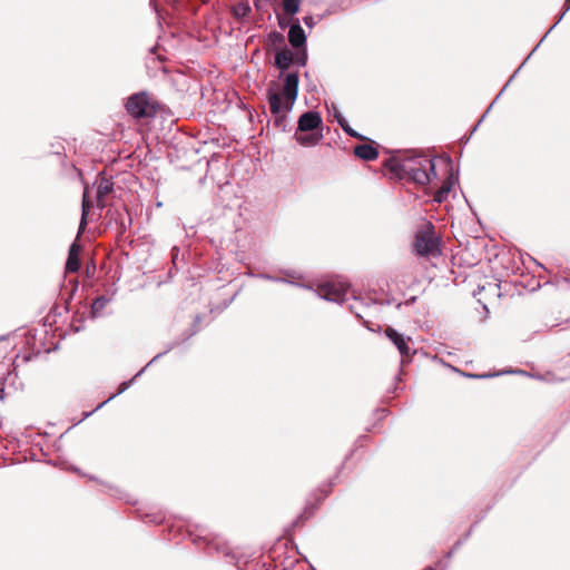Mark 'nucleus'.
<instances>
[{"mask_svg":"<svg viewBox=\"0 0 570 570\" xmlns=\"http://www.w3.org/2000/svg\"><path fill=\"white\" fill-rule=\"evenodd\" d=\"M463 374L471 379H488V377L494 376L493 374H468V373H463Z\"/></svg>","mask_w":570,"mask_h":570,"instance_id":"nucleus-32","label":"nucleus"},{"mask_svg":"<svg viewBox=\"0 0 570 570\" xmlns=\"http://www.w3.org/2000/svg\"><path fill=\"white\" fill-rule=\"evenodd\" d=\"M302 0H282L283 10L289 17H294L299 11Z\"/></svg>","mask_w":570,"mask_h":570,"instance_id":"nucleus-19","label":"nucleus"},{"mask_svg":"<svg viewBox=\"0 0 570 570\" xmlns=\"http://www.w3.org/2000/svg\"><path fill=\"white\" fill-rule=\"evenodd\" d=\"M350 311L355 314V316L360 320L363 318L362 314L358 312L357 307L355 305H350Z\"/></svg>","mask_w":570,"mask_h":570,"instance_id":"nucleus-34","label":"nucleus"},{"mask_svg":"<svg viewBox=\"0 0 570 570\" xmlns=\"http://www.w3.org/2000/svg\"><path fill=\"white\" fill-rule=\"evenodd\" d=\"M277 20H278V26L281 29H286L287 27L289 28V26L293 23L294 19L292 20L291 19H286V18H283V17H277Z\"/></svg>","mask_w":570,"mask_h":570,"instance_id":"nucleus-29","label":"nucleus"},{"mask_svg":"<svg viewBox=\"0 0 570 570\" xmlns=\"http://www.w3.org/2000/svg\"><path fill=\"white\" fill-rule=\"evenodd\" d=\"M127 217H128V225H130L131 224V218H130L128 213H127Z\"/></svg>","mask_w":570,"mask_h":570,"instance_id":"nucleus-38","label":"nucleus"},{"mask_svg":"<svg viewBox=\"0 0 570 570\" xmlns=\"http://www.w3.org/2000/svg\"><path fill=\"white\" fill-rule=\"evenodd\" d=\"M299 132L301 131H296L294 138L301 146L304 147L316 146L324 138L322 131H308L309 134L306 135H302Z\"/></svg>","mask_w":570,"mask_h":570,"instance_id":"nucleus-13","label":"nucleus"},{"mask_svg":"<svg viewBox=\"0 0 570 570\" xmlns=\"http://www.w3.org/2000/svg\"><path fill=\"white\" fill-rule=\"evenodd\" d=\"M92 207V202L88 197V187L85 188L81 203V218L79 224V234L85 229L88 220L89 210Z\"/></svg>","mask_w":570,"mask_h":570,"instance_id":"nucleus-17","label":"nucleus"},{"mask_svg":"<svg viewBox=\"0 0 570 570\" xmlns=\"http://www.w3.org/2000/svg\"><path fill=\"white\" fill-rule=\"evenodd\" d=\"M354 154L360 159H363L366 161L375 160L379 157L377 149L373 145H370V144L357 145L354 148Z\"/></svg>","mask_w":570,"mask_h":570,"instance_id":"nucleus-15","label":"nucleus"},{"mask_svg":"<svg viewBox=\"0 0 570 570\" xmlns=\"http://www.w3.org/2000/svg\"><path fill=\"white\" fill-rule=\"evenodd\" d=\"M355 302H360L362 305L366 306V307H370L371 305H374L373 302L371 303H365L363 299H358L357 297H353Z\"/></svg>","mask_w":570,"mask_h":570,"instance_id":"nucleus-36","label":"nucleus"},{"mask_svg":"<svg viewBox=\"0 0 570 570\" xmlns=\"http://www.w3.org/2000/svg\"><path fill=\"white\" fill-rule=\"evenodd\" d=\"M385 335L395 345L403 361H410L411 356L414 354V351L412 352L410 346L411 337L399 333L395 328L390 326L386 327Z\"/></svg>","mask_w":570,"mask_h":570,"instance_id":"nucleus-5","label":"nucleus"},{"mask_svg":"<svg viewBox=\"0 0 570 570\" xmlns=\"http://www.w3.org/2000/svg\"><path fill=\"white\" fill-rule=\"evenodd\" d=\"M458 181H459V175H458V173L454 174L453 169L451 168V173H450L448 179L443 183V185L439 188V190L443 191V194L445 196H448V194L450 193V190L452 189L454 184H456Z\"/></svg>","mask_w":570,"mask_h":570,"instance_id":"nucleus-20","label":"nucleus"},{"mask_svg":"<svg viewBox=\"0 0 570 570\" xmlns=\"http://www.w3.org/2000/svg\"><path fill=\"white\" fill-rule=\"evenodd\" d=\"M268 42L271 45H281L284 42V36L278 31H271L267 36Z\"/></svg>","mask_w":570,"mask_h":570,"instance_id":"nucleus-26","label":"nucleus"},{"mask_svg":"<svg viewBox=\"0 0 570 570\" xmlns=\"http://www.w3.org/2000/svg\"><path fill=\"white\" fill-rule=\"evenodd\" d=\"M363 323H364V325H366V327H367L370 331H375L373 327H371V326L368 325V323H367L366 321H363Z\"/></svg>","mask_w":570,"mask_h":570,"instance_id":"nucleus-37","label":"nucleus"},{"mask_svg":"<svg viewBox=\"0 0 570 570\" xmlns=\"http://www.w3.org/2000/svg\"><path fill=\"white\" fill-rule=\"evenodd\" d=\"M17 391V374L7 371V374L0 379V401H3Z\"/></svg>","mask_w":570,"mask_h":570,"instance_id":"nucleus-11","label":"nucleus"},{"mask_svg":"<svg viewBox=\"0 0 570 570\" xmlns=\"http://www.w3.org/2000/svg\"><path fill=\"white\" fill-rule=\"evenodd\" d=\"M178 344H179V342H177V341H176V342H173V343H170V344H168L167 348H166L164 352H160V353H158L157 355H155V356H154V357L148 362V364H147L145 367H142V368H141V370H140V371L135 375V377H134V379H136V377L140 376V375L144 373V371H145V370H146L150 364H153L154 362H156L157 360H159L160 357H163L165 354H167L169 351H171V350H173L175 346H177Z\"/></svg>","mask_w":570,"mask_h":570,"instance_id":"nucleus-22","label":"nucleus"},{"mask_svg":"<svg viewBox=\"0 0 570 570\" xmlns=\"http://www.w3.org/2000/svg\"><path fill=\"white\" fill-rule=\"evenodd\" d=\"M104 404H105V402H104V403L98 404L97 409H100Z\"/></svg>","mask_w":570,"mask_h":570,"instance_id":"nucleus-40","label":"nucleus"},{"mask_svg":"<svg viewBox=\"0 0 570 570\" xmlns=\"http://www.w3.org/2000/svg\"><path fill=\"white\" fill-rule=\"evenodd\" d=\"M317 296L328 302L342 304L347 299L350 285L343 281H330L318 286Z\"/></svg>","mask_w":570,"mask_h":570,"instance_id":"nucleus-4","label":"nucleus"},{"mask_svg":"<svg viewBox=\"0 0 570 570\" xmlns=\"http://www.w3.org/2000/svg\"><path fill=\"white\" fill-rule=\"evenodd\" d=\"M294 61L298 65V66H306L307 63V51H306V48L302 49L299 48V50L294 55Z\"/></svg>","mask_w":570,"mask_h":570,"instance_id":"nucleus-25","label":"nucleus"},{"mask_svg":"<svg viewBox=\"0 0 570 570\" xmlns=\"http://www.w3.org/2000/svg\"><path fill=\"white\" fill-rule=\"evenodd\" d=\"M445 198H446V196L443 194V191H441V190H439V189H438V190L435 191V194H434V198H433V199H434V202H436V203H442V202H444V200H445Z\"/></svg>","mask_w":570,"mask_h":570,"instance_id":"nucleus-30","label":"nucleus"},{"mask_svg":"<svg viewBox=\"0 0 570 570\" xmlns=\"http://www.w3.org/2000/svg\"><path fill=\"white\" fill-rule=\"evenodd\" d=\"M414 245L420 256L431 255L439 250V240L432 234L425 232L416 235Z\"/></svg>","mask_w":570,"mask_h":570,"instance_id":"nucleus-7","label":"nucleus"},{"mask_svg":"<svg viewBox=\"0 0 570 570\" xmlns=\"http://www.w3.org/2000/svg\"><path fill=\"white\" fill-rule=\"evenodd\" d=\"M570 10V0H566L564 1V9L562 11V13L559 16L558 20L556 21V23L553 26L550 27V29L546 32V35L543 36V38L540 40V42L534 47V49L532 50V52L525 58V60L521 63V66L514 71V73L510 77V79L508 80V82L504 85V87L502 88V90L498 94V96L495 97V99L492 101V104L489 106V108L487 109V111L484 112V115L481 117V119L478 121V124L474 126L473 128V131L476 129V127L479 126V124L483 120V118L487 116V114L489 112V110L492 108L493 104L500 98L501 94L505 90V88L509 86V83L513 80V78L515 77V75L519 72V70L522 68V66L525 63V61L531 57V55L538 49V47L541 45V42L547 38V36L551 32V30L562 20L563 16L566 14V12Z\"/></svg>","mask_w":570,"mask_h":570,"instance_id":"nucleus-8","label":"nucleus"},{"mask_svg":"<svg viewBox=\"0 0 570 570\" xmlns=\"http://www.w3.org/2000/svg\"><path fill=\"white\" fill-rule=\"evenodd\" d=\"M92 412H82L81 413V417L76 420V419H71L67 422L68 424V428H76L77 425H79L86 417H88L89 415H91Z\"/></svg>","mask_w":570,"mask_h":570,"instance_id":"nucleus-28","label":"nucleus"},{"mask_svg":"<svg viewBox=\"0 0 570 570\" xmlns=\"http://www.w3.org/2000/svg\"><path fill=\"white\" fill-rule=\"evenodd\" d=\"M288 42L295 49H304L306 48V33L304 29L299 24V20L297 18L294 19L293 23L289 26L288 30Z\"/></svg>","mask_w":570,"mask_h":570,"instance_id":"nucleus-10","label":"nucleus"},{"mask_svg":"<svg viewBox=\"0 0 570 570\" xmlns=\"http://www.w3.org/2000/svg\"><path fill=\"white\" fill-rule=\"evenodd\" d=\"M261 278H264V279H267V281H272V282H277V283H288V284L296 285V286H302L301 284H298V283H294V282H291V281H288L287 278H284V277H275V276H272V275H269V274H262V275H261Z\"/></svg>","mask_w":570,"mask_h":570,"instance_id":"nucleus-27","label":"nucleus"},{"mask_svg":"<svg viewBox=\"0 0 570 570\" xmlns=\"http://www.w3.org/2000/svg\"><path fill=\"white\" fill-rule=\"evenodd\" d=\"M121 227H122V229H126L127 226H126L125 222H121Z\"/></svg>","mask_w":570,"mask_h":570,"instance_id":"nucleus-39","label":"nucleus"},{"mask_svg":"<svg viewBox=\"0 0 570 570\" xmlns=\"http://www.w3.org/2000/svg\"><path fill=\"white\" fill-rule=\"evenodd\" d=\"M208 0H203V2H207Z\"/></svg>","mask_w":570,"mask_h":570,"instance_id":"nucleus-41","label":"nucleus"},{"mask_svg":"<svg viewBox=\"0 0 570 570\" xmlns=\"http://www.w3.org/2000/svg\"><path fill=\"white\" fill-rule=\"evenodd\" d=\"M326 107H327V110L330 112H332L334 119L337 121V124L341 126V122L343 124L346 119L344 118V116L341 114L338 107L332 102L331 105H327L326 104Z\"/></svg>","mask_w":570,"mask_h":570,"instance_id":"nucleus-23","label":"nucleus"},{"mask_svg":"<svg viewBox=\"0 0 570 570\" xmlns=\"http://www.w3.org/2000/svg\"><path fill=\"white\" fill-rule=\"evenodd\" d=\"M131 382H132V380L128 381V382H122L120 384L118 393H122L124 391H126L129 387V385L131 384Z\"/></svg>","mask_w":570,"mask_h":570,"instance_id":"nucleus-35","label":"nucleus"},{"mask_svg":"<svg viewBox=\"0 0 570 570\" xmlns=\"http://www.w3.org/2000/svg\"><path fill=\"white\" fill-rule=\"evenodd\" d=\"M343 131L348 135L350 137L357 138V139H365V137L361 134H358L356 130H354L348 122L345 120L343 124L341 122L340 126Z\"/></svg>","mask_w":570,"mask_h":570,"instance_id":"nucleus-24","label":"nucleus"},{"mask_svg":"<svg viewBox=\"0 0 570 570\" xmlns=\"http://www.w3.org/2000/svg\"><path fill=\"white\" fill-rule=\"evenodd\" d=\"M303 22L308 27V28H313L314 24H315V20H314V17L313 16H306L303 18Z\"/></svg>","mask_w":570,"mask_h":570,"instance_id":"nucleus-31","label":"nucleus"},{"mask_svg":"<svg viewBox=\"0 0 570 570\" xmlns=\"http://www.w3.org/2000/svg\"><path fill=\"white\" fill-rule=\"evenodd\" d=\"M458 181H459V175H458V173L454 174L453 169L451 168V173H450L448 179L443 183V185L439 188V190L443 191V194L445 196H448V194L450 193V190L452 189L454 184H456Z\"/></svg>","mask_w":570,"mask_h":570,"instance_id":"nucleus-21","label":"nucleus"},{"mask_svg":"<svg viewBox=\"0 0 570 570\" xmlns=\"http://www.w3.org/2000/svg\"><path fill=\"white\" fill-rule=\"evenodd\" d=\"M323 119L318 111L308 110L302 114L297 120L296 131L308 132L322 129Z\"/></svg>","mask_w":570,"mask_h":570,"instance_id":"nucleus-6","label":"nucleus"},{"mask_svg":"<svg viewBox=\"0 0 570 570\" xmlns=\"http://www.w3.org/2000/svg\"><path fill=\"white\" fill-rule=\"evenodd\" d=\"M294 62V55L285 49L281 50L275 55V66L281 70L285 71Z\"/></svg>","mask_w":570,"mask_h":570,"instance_id":"nucleus-16","label":"nucleus"},{"mask_svg":"<svg viewBox=\"0 0 570 570\" xmlns=\"http://www.w3.org/2000/svg\"><path fill=\"white\" fill-rule=\"evenodd\" d=\"M199 322H200V316H199V315H197V316L195 317V322H194V325H193V331L189 333L188 337H190V336L195 335V334L199 331V328L197 327V324H198Z\"/></svg>","mask_w":570,"mask_h":570,"instance_id":"nucleus-33","label":"nucleus"},{"mask_svg":"<svg viewBox=\"0 0 570 570\" xmlns=\"http://www.w3.org/2000/svg\"><path fill=\"white\" fill-rule=\"evenodd\" d=\"M252 11V8L248 3V1H240L233 6L232 13L235 18L242 19L247 17Z\"/></svg>","mask_w":570,"mask_h":570,"instance_id":"nucleus-18","label":"nucleus"},{"mask_svg":"<svg viewBox=\"0 0 570 570\" xmlns=\"http://www.w3.org/2000/svg\"><path fill=\"white\" fill-rule=\"evenodd\" d=\"M115 292L109 296L100 295L94 299L90 309V314L94 318L102 317L105 315V308L112 301Z\"/></svg>","mask_w":570,"mask_h":570,"instance_id":"nucleus-14","label":"nucleus"},{"mask_svg":"<svg viewBox=\"0 0 570 570\" xmlns=\"http://www.w3.org/2000/svg\"><path fill=\"white\" fill-rule=\"evenodd\" d=\"M385 167L396 178H407L419 185H426L436 176L433 159L415 153L402 158L391 157L385 161Z\"/></svg>","mask_w":570,"mask_h":570,"instance_id":"nucleus-2","label":"nucleus"},{"mask_svg":"<svg viewBox=\"0 0 570 570\" xmlns=\"http://www.w3.org/2000/svg\"><path fill=\"white\" fill-rule=\"evenodd\" d=\"M97 185V193H96V202L97 206L100 209H104L106 206L105 198L114 191V181L111 178H108L106 176L99 175V177L96 180Z\"/></svg>","mask_w":570,"mask_h":570,"instance_id":"nucleus-9","label":"nucleus"},{"mask_svg":"<svg viewBox=\"0 0 570 570\" xmlns=\"http://www.w3.org/2000/svg\"><path fill=\"white\" fill-rule=\"evenodd\" d=\"M126 109L134 118H150L157 111V105L146 91L131 95L126 102Z\"/></svg>","mask_w":570,"mask_h":570,"instance_id":"nucleus-3","label":"nucleus"},{"mask_svg":"<svg viewBox=\"0 0 570 570\" xmlns=\"http://www.w3.org/2000/svg\"><path fill=\"white\" fill-rule=\"evenodd\" d=\"M299 78L297 72H288L283 80L279 91L275 82L267 89V100L271 114L274 116V126L282 131L286 130L287 114L293 109L298 95Z\"/></svg>","mask_w":570,"mask_h":570,"instance_id":"nucleus-1","label":"nucleus"},{"mask_svg":"<svg viewBox=\"0 0 570 570\" xmlns=\"http://www.w3.org/2000/svg\"><path fill=\"white\" fill-rule=\"evenodd\" d=\"M80 245L77 242H73L68 252V258L66 262V272L69 273H76L80 268V259H79V253H80Z\"/></svg>","mask_w":570,"mask_h":570,"instance_id":"nucleus-12","label":"nucleus"}]
</instances>
